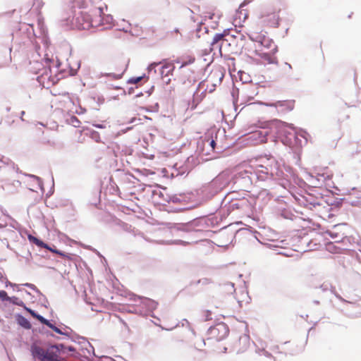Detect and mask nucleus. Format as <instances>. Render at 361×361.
I'll list each match as a JSON object with an SVG mask.
<instances>
[{
	"mask_svg": "<svg viewBox=\"0 0 361 361\" xmlns=\"http://www.w3.org/2000/svg\"><path fill=\"white\" fill-rule=\"evenodd\" d=\"M32 354L39 361H61V350L56 345H51L47 348L32 345Z\"/></svg>",
	"mask_w": 361,
	"mask_h": 361,
	"instance_id": "1",
	"label": "nucleus"
},
{
	"mask_svg": "<svg viewBox=\"0 0 361 361\" xmlns=\"http://www.w3.org/2000/svg\"><path fill=\"white\" fill-rule=\"evenodd\" d=\"M228 327L225 323H218L208 329L207 339L219 341L224 339L228 335Z\"/></svg>",
	"mask_w": 361,
	"mask_h": 361,
	"instance_id": "2",
	"label": "nucleus"
},
{
	"mask_svg": "<svg viewBox=\"0 0 361 361\" xmlns=\"http://www.w3.org/2000/svg\"><path fill=\"white\" fill-rule=\"evenodd\" d=\"M269 160H267L265 163L263 164L255 162V164L250 165L249 167L254 170V173L260 177H262V174H271V176H273L274 172L273 166L275 167L276 163L274 161H271V164H269Z\"/></svg>",
	"mask_w": 361,
	"mask_h": 361,
	"instance_id": "3",
	"label": "nucleus"
},
{
	"mask_svg": "<svg viewBox=\"0 0 361 361\" xmlns=\"http://www.w3.org/2000/svg\"><path fill=\"white\" fill-rule=\"evenodd\" d=\"M279 11L265 10L260 16L261 23L266 26L277 27L279 24Z\"/></svg>",
	"mask_w": 361,
	"mask_h": 361,
	"instance_id": "4",
	"label": "nucleus"
},
{
	"mask_svg": "<svg viewBox=\"0 0 361 361\" xmlns=\"http://www.w3.org/2000/svg\"><path fill=\"white\" fill-rule=\"evenodd\" d=\"M37 80L44 87L49 88L56 85L59 79L56 75H52L51 68H48L38 76Z\"/></svg>",
	"mask_w": 361,
	"mask_h": 361,
	"instance_id": "5",
	"label": "nucleus"
},
{
	"mask_svg": "<svg viewBox=\"0 0 361 361\" xmlns=\"http://www.w3.org/2000/svg\"><path fill=\"white\" fill-rule=\"evenodd\" d=\"M269 106L275 107L279 113L286 114L295 108V100L277 101L274 103L267 104Z\"/></svg>",
	"mask_w": 361,
	"mask_h": 361,
	"instance_id": "6",
	"label": "nucleus"
},
{
	"mask_svg": "<svg viewBox=\"0 0 361 361\" xmlns=\"http://www.w3.org/2000/svg\"><path fill=\"white\" fill-rule=\"evenodd\" d=\"M250 0L244 1L239 6V8L236 11L233 18V23L235 25L240 26L248 18L249 12L247 9H244L243 7L247 4Z\"/></svg>",
	"mask_w": 361,
	"mask_h": 361,
	"instance_id": "7",
	"label": "nucleus"
},
{
	"mask_svg": "<svg viewBox=\"0 0 361 361\" xmlns=\"http://www.w3.org/2000/svg\"><path fill=\"white\" fill-rule=\"evenodd\" d=\"M227 35V32L226 31H224L223 33H218V34H216L214 37H213V39L211 42V47H210V50L211 51H214V50H219L220 54H221V49H222V47H224V45L225 44H227L228 42V40L226 39H225V37Z\"/></svg>",
	"mask_w": 361,
	"mask_h": 361,
	"instance_id": "8",
	"label": "nucleus"
},
{
	"mask_svg": "<svg viewBox=\"0 0 361 361\" xmlns=\"http://www.w3.org/2000/svg\"><path fill=\"white\" fill-rule=\"evenodd\" d=\"M261 46L262 47V51H264V54L265 56L274 55L277 51V46L275 42L270 38L263 37L259 41Z\"/></svg>",
	"mask_w": 361,
	"mask_h": 361,
	"instance_id": "9",
	"label": "nucleus"
},
{
	"mask_svg": "<svg viewBox=\"0 0 361 361\" xmlns=\"http://www.w3.org/2000/svg\"><path fill=\"white\" fill-rule=\"evenodd\" d=\"M214 245L212 241L205 240H202L197 247V251L202 255H207L212 253Z\"/></svg>",
	"mask_w": 361,
	"mask_h": 361,
	"instance_id": "10",
	"label": "nucleus"
},
{
	"mask_svg": "<svg viewBox=\"0 0 361 361\" xmlns=\"http://www.w3.org/2000/svg\"><path fill=\"white\" fill-rule=\"evenodd\" d=\"M257 95L255 89L250 87L243 90L240 94V99L244 103L252 101Z\"/></svg>",
	"mask_w": 361,
	"mask_h": 361,
	"instance_id": "11",
	"label": "nucleus"
},
{
	"mask_svg": "<svg viewBox=\"0 0 361 361\" xmlns=\"http://www.w3.org/2000/svg\"><path fill=\"white\" fill-rule=\"evenodd\" d=\"M175 69L172 63H165L161 68L160 74L162 78L171 75Z\"/></svg>",
	"mask_w": 361,
	"mask_h": 361,
	"instance_id": "12",
	"label": "nucleus"
},
{
	"mask_svg": "<svg viewBox=\"0 0 361 361\" xmlns=\"http://www.w3.org/2000/svg\"><path fill=\"white\" fill-rule=\"evenodd\" d=\"M269 134L267 130H259L252 133V137H254L259 143H265L267 141V136Z\"/></svg>",
	"mask_w": 361,
	"mask_h": 361,
	"instance_id": "13",
	"label": "nucleus"
},
{
	"mask_svg": "<svg viewBox=\"0 0 361 361\" xmlns=\"http://www.w3.org/2000/svg\"><path fill=\"white\" fill-rule=\"evenodd\" d=\"M101 10H98L95 12L94 17L91 20L90 24L92 27H97L100 25H102V20H101Z\"/></svg>",
	"mask_w": 361,
	"mask_h": 361,
	"instance_id": "14",
	"label": "nucleus"
},
{
	"mask_svg": "<svg viewBox=\"0 0 361 361\" xmlns=\"http://www.w3.org/2000/svg\"><path fill=\"white\" fill-rule=\"evenodd\" d=\"M238 342H239V344L243 343V348H238V347H236L237 351L238 353L243 352L248 347V345H249V338L247 337V336L240 337L239 338V340H238Z\"/></svg>",
	"mask_w": 361,
	"mask_h": 361,
	"instance_id": "15",
	"label": "nucleus"
},
{
	"mask_svg": "<svg viewBox=\"0 0 361 361\" xmlns=\"http://www.w3.org/2000/svg\"><path fill=\"white\" fill-rule=\"evenodd\" d=\"M18 323L20 325H21L22 326L27 329H30L32 326L30 322L23 317H20L18 319Z\"/></svg>",
	"mask_w": 361,
	"mask_h": 361,
	"instance_id": "16",
	"label": "nucleus"
},
{
	"mask_svg": "<svg viewBox=\"0 0 361 361\" xmlns=\"http://www.w3.org/2000/svg\"><path fill=\"white\" fill-rule=\"evenodd\" d=\"M195 61V58L192 56H188L186 59L182 62L180 68L184 67L188 64H191L194 63Z\"/></svg>",
	"mask_w": 361,
	"mask_h": 361,
	"instance_id": "17",
	"label": "nucleus"
},
{
	"mask_svg": "<svg viewBox=\"0 0 361 361\" xmlns=\"http://www.w3.org/2000/svg\"><path fill=\"white\" fill-rule=\"evenodd\" d=\"M8 301H10L11 302H12V303H13V304H15L16 305H18V306H20V307H24L23 301H22L21 300H20L17 297L10 298Z\"/></svg>",
	"mask_w": 361,
	"mask_h": 361,
	"instance_id": "18",
	"label": "nucleus"
},
{
	"mask_svg": "<svg viewBox=\"0 0 361 361\" xmlns=\"http://www.w3.org/2000/svg\"><path fill=\"white\" fill-rule=\"evenodd\" d=\"M124 71H125V69H124L123 66H122L121 67H120L117 69L116 73H111L110 74H113L116 79H118V78H121Z\"/></svg>",
	"mask_w": 361,
	"mask_h": 361,
	"instance_id": "19",
	"label": "nucleus"
},
{
	"mask_svg": "<svg viewBox=\"0 0 361 361\" xmlns=\"http://www.w3.org/2000/svg\"><path fill=\"white\" fill-rule=\"evenodd\" d=\"M281 125H282V123L277 120L271 121L269 124L271 130H272L274 128L276 130V128Z\"/></svg>",
	"mask_w": 361,
	"mask_h": 361,
	"instance_id": "20",
	"label": "nucleus"
},
{
	"mask_svg": "<svg viewBox=\"0 0 361 361\" xmlns=\"http://www.w3.org/2000/svg\"><path fill=\"white\" fill-rule=\"evenodd\" d=\"M59 255L61 256V257H63L64 259H68V260H72L73 259L72 255L67 254V253L63 252L61 251H60Z\"/></svg>",
	"mask_w": 361,
	"mask_h": 361,
	"instance_id": "21",
	"label": "nucleus"
},
{
	"mask_svg": "<svg viewBox=\"0 0 361 361\" xmlns=\"http://www.w3.org/2000/svg\"><path fill=\"white\" fill-rule=\"evenodd\" d=\"M0 298L2 300H8L10 299V298L7 295V293L5 290L0 291Z\"/></svg>",
	"mask_w": 361,
	"mask_h": 361,
	"instance_id": "22",
	"label": "nucleus"
},
{
	"mask_svg": "<svg viewBox=\"0 0 361 361\" xmlns=\"http://www.w3.org/2000/svg\"><path fill=\"white\" fill-rule=\"evenodd\" d=\"M37 319H38L41 323L45 324V325H49V321L46 319L45 318H44L42 316L39 315L37 317Z\"/></svg>",
	"mask_w": 361,
	"mask_h": 361,
	"instance_id": "23",
	"label": "nucleus"
},
{
	"mask_svg": "<svg viewBox=\"0 0 361 361\" xmlns=\"http://www.w3.org/2000/svg\"><path fill=\"white\" fill-rule=\"evenodd\" d=\"M47 326H49V328H51L52 330H54L55 332H56L57 334H62L63 333L61 332V331L58 328L56 327V326H54V324H52L50 322H49V324L47 325Z\"/></svg>",
	"mask_w": 361,
	"mask_h": 361,
	"instance_id": "24",
	"label": "nucleus"
},
{
	"mask_svg": "<svg viewBox=\"0 0 361 361\" xmlns=\"http://www.w3.org/2000/svg\"><path fill=\"white\" fill-rule=\"evenodd\" d=\"M142 77L132 78L129 80V82L132 84H137L142 80Z\"/></svg>",
	"mask_w": 361,
	"mask_h": 361,
	"instance_id": "25",
	"label": "nucleus"
},
{
	"mask_svg": "<svg viewBox=\"0 0 361 361\" xmlns=\"http://www.w3.org/2000/svg\"><path fill=\"white\" fill-rule=\"evenodd\" d=\"M37 246L40 247H44V248H49V245L46 243H44L43 241H42L41 240H39L37 245Z\"/></svg>",
	"mask_w": 361,
	"mask_h": 361,
	"instance_id": "26",
	"label": "nucleus"
},
{
	"mask_svg": "<svg viewBox=\"0 0 361 361\" xmlns=\"http://www.w3.org/2000/svg\"><path fill=\"white\" fill-rule=\"evenodd\" d=\"M25 308L33 317L37 319V317L39 316V314L35 313V312L32 310L31 309H29V308L25 307Z\"/></svg>",
	"mask_w": 361,
	"mask_h": 361,
	"instance_id": "27",
	"label": "nucleus"
},
{
	"mask_svg": "<svg viewBox=\"0 0 361 361\" xmlns=\"http://www.w3.org/2000/svg\"><path fill=\"white\" fill-rule=\"evenodd\" d=\"M28 238H29V240H30V241H32V242L33 243H35L36 245H37V243H38V242H39V239H38V238H35V237H34V236H32V235H29Z\"/></svg>",
	"mask_w": 361,
	"mask_h": 361,
	"instance_id": "28",
	"label": "nucleus"
},
{
	"mask_svg": "<svg viewBox=\"0 0 361 361\" xmlns=\"http://www.w3.org/2000/svg\"><path fill=\"white\" fill-rule=\"evenodd\" d=\"M28 238H29V240H30V241H32V242L33 243H35L36 245H37V243H38V242H39V239H38V238H35V237H34V236H32V235H29Z\"/></svg>",
	"mask_w": 361,
	"mask_h": 361,
	"instance_id": "29",
	"label": "nucleus"
},
{
	"mask_svg": "<svg viewBox=\"0 0 361 361\" xmlns=\"http://www.w3.org/2000/svg\"><path fill=\"white\" fill-rule=\"evenodd\" d=\"M47 249L50 250L51 252H54L57 255H59L60 252V250H56V249H53V248L50 247L49 246V248H47Z\"/></svg>",
	"mask_w": 361,
	"mask_h": 361,
	"instance_id": "30",
	"label": "nucleus"
},
{
	"mask_svg": "<svg viewBox=\"0 0 361 361\" xmlns=\"http://www.w3.org/2000/svg\"><path fill=\"white\" fill-rule=\"evenodd\" d=\"M209 145L212 147V148L214 149L216 146V142L214 140H211Z\"/></svg>",
	"mask_w": 361,
	"mask_h": 361,
	"instance_id": "31",
	"label": "nucleus"
},
{
	"mask_svg": "<svg viewBox=\"0 0 361 361\" xmlns=\"http://www.w3.org/2000/svg\"><path fill=\"white\" fill-rule=\"evenodd\" d=\"M231 290H234V286H233V283H231Z\"/></svg>",
	"mask_w": 361,
	"mask_h": 361,
	"instance_id": "32",
	"label": "nucleus"
},
{
	"mask_svg": "<svg viewBox=\"0 0 361 361\" xmlns=\"http://www.w3.org/2000/svg\"><path fill=\"white\" fill-rule=\"evenodd\" d=\"M154 65L157 66V63H152V66H154Z\"/></svg>",
	"mask_w": 361,
	"mask_h": 361,
	"instance_id": "33",
	"label": "nucleus"
},
{
	"mask_svg": "<svg viewBox=\"0 0 361 361\" xmlns=\"http://www.w3.org/2000/svg\"><path fill=\"white\" fill-rule=\"evenodd\" d=\"M154 65L157 66V63H152V66H154Z\"/></svg>",
	"mask_w": 361,
	"mask_h": 361,
	"instance_id": "34",
	"label": "nucleus"
},
{
	"mask_svg": "<svg viewBox=\"0 0 361 361\" xmlns=\"http://www.w3.org/2000/svg\"><path fill=\"white\" fill-rule=\"evenodd\" d=\"M154 65L157 66V63H152V66H154Z\"/></svg>",
	"mask_w": 361,
	"mask_h": 361,
	"instance_id": "35",
	"label": "nucleus"
}]
</instances>
